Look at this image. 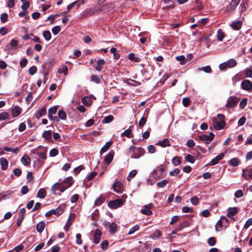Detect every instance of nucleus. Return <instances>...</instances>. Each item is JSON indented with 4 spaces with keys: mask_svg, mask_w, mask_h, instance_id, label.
Instances as JSON below:
<instances>
[{
    "mask_svg": "<svg viewBox=\"0 0 252 252\" xmlns=\"http://www.w3.org/2000/svg\"><path fill=\"white\" fill-rule=\"evenodd\" d=\"M101 231L99 229H96L94 234V241L95 244H97L99 242L101 237Z\"/></svg>",
    "mask_w": 252,
    "mask_h": 252,
    "instance_id": "9b49d317",
    "label": "nucleus"
},
{
    "mask_svg": "<svg viewBox=\"0 0 252 252\" xmlns=\"http://www.w3.org/2000/svg\"><path fill=\"white\" fill-rule=\"evenodd\" d=\"M125 200L122 199H117L115 200L110 201L108 203V206L111 209H116L124 205Z\"/></svg>",
    "mask_w": 252,
    "mask_h": 252,
    "instance_id": "7ed1b4c3",
    "label": "nucleus"
},
{
    "mask_svg": "<svg viewBox=\"0 0 252 252\" xmlns=\"http://www.w3.org/2000/svg\"><path fill=\"white\" fill-rule=\"evenodd\" d=\"M139 228L140 227L138 225H135L129 230V231L128 232V234L131 235L134 233V232L138 230Z\"/></svg>",
    "mask_w": 252,
    "mask_h": 252,
    "instance_id": "6e6d98bb",
    "label": "nucleus"
},
{
    "mask_svg": "<svg viewBox=\"0 0 252 252\" xmlns=\"http://www.w3.org/2000/svg\"><path fill=\"white\" fill-rule=\"evenodd\" d=\"M112 145L111 141H108L106 143L105 145L101 149L100 151V154H102L107 151Z\"/></svg>",
    "mask_w": 252,
    "mask_h": 252,
    "instance_id": "393cba45",
    "label": "nucleus"
},
{
    "mask_svg": "<svg viewBox=\"0 0 252 252\" xmlns=\"http://www.w3.org/2000/svg\"><path fill=\"white\" fill-rule=\"evenodd\" d=\"M21 161L24 165L26 166L30 164L31 158L28 156L25 155L21 158Z\"/></svg>",
    "mask_w": 252,
    "mask_h": 252,
    "instance_id": "bb28decb",
    "label": "nucleus"
},
{
    "mask_svg": "<svg viewBox=\"0 0 252 252\" xmlns=\"http://www.w3.org/2000/svg\"><path fill=\"white\" fill-rule=\"evenodd\" d=\"M121 136H126L127 137L131 138L132 137L131 135V130L130 129H127L124 131L121 134Z\"/></svg>",
    "mask_w": 252,
    "mask_h": 252,
    "instance_id": "603ef678",
    "label": "nucleus"
},
{
    "mask_svg": "<svg viewBox=\"0 0 252 252\" xmlns=\"http://www.w3.org/2000/svg\"><path fill=\"white\" fill-rule=\"evenodd\" d=\"M224 37V34L223 32H222V31L220 29H219L217 32V37L219 41H222Z\"/></svg>",
    "mask_w": 252,
    "mask_h": 252,
    "instance_id": "49530a36",
    "label": "nucleus"
},
{
    "mask_svg": "<svg viewBox=\"0 0 252 252\" xmlns=\"http://www.w3.org/2000/svg\"><path fill=\"white\" fill-rule=\"evenodd\" d=\"M81 1L82 3H84V0H77L71 3H70L69 5L67 6V11L63 12L64 13H68L75 5L76 3H78L79 2Z\"/></svg>",
    "mask_w": 252,
    "mask_h": 252,
    "instance_id": "aec40b11",
    "label": "nucleus"
},
{
    "mask_svg": "<svg viewBox=\"0 0 252 252\" xmlns=\"http://www.w3.org/2000/svg\"><path fill=\"white\" fill-rule=\"evenodd\" d=\"M247 100L248 99L247 98H244L240 101L239 106L241 108L243 109L246 107L247 103Z\"/></svg>",
    "mask_w": 252,
    "mask_h": 252,
    "instance_id": "680f3d73",
    "label": "nucleus"
},
{
    "mask_svg": "<svg viewBox=\"0 0 252 252\" xmlns=\"http://www.w3.org/2000/svg\"><path fill=\"white\" fill-rule=\"evenodd\" d=\"M109 245L107 240H104L101 243V248L102 250H106Z\"/></svg>",
    "mask_w": 252,
    "mask_h": 252,
    "instance_id": "4d7b16f0",
    "label": "nucleus"
},
{
    "mask_svg": "<svg viewBox=\"0 0 252 252\" xmlns=\"http://www.w3.org/2000/svg\"><path fill=\"white\" fill-rule=\"evenodd\" d=\"M59 117L63 120L66 119V114L65 112L63 110H60L58 112Z\"/></svg>",
    "mask_w": 252,
    "mask_h": 252,
    "instance_id": "79ce46f5",
    "label": "nucleus"
},
{
    "mask_svg": "<svg viewBox=\"0 0 252 252\" xmlns=\"http://www.w3.org/2000/svg\"><path fill=\"white\" fill-rule=\"evenodd\" d=\"M105 64V61L103 59H99L97 62L96 66L95 67V69L98 71H100L102 69V66Z\"/></svg>",
    "mask_w": 252,
    "mask_h": 252,
    "instance_id": "5701e85b",
    "label": "nucleus"
},
{
    "mask_svg": "<svg viewBox=\"0 0 252 252\" xmlns=\"http://www.w3.org/2000/svg\"><path fill=\"white\" fill-rule=\"evenodd\" d=\"M169 183V181L167 180H162L157 183V185L159 188H163Z\"/></svg>",
    "mask_w": 252,
    "mask_h": 252,
    "instance_id": "c03bdc74",
    "label": "nucleus"
},
{
    "mask_svg": "<svg viewBox=\"0 0 252 252\" xmlns=\"http://www.w3.org/2000/svg\"><path fill=\"white\" fill-rule=\"evenodd\" d=\"M63 183L65 184L64 185L66 186V188H68L72 185L73 181L71 177H67L65 180H64Z\"/></svg>",
    "mask_w": 252,
    "mask_h": 252,
    "instance_id": "7c9ffc66",
    "label": "nucleus"
},
{
    "mask_svg": "<svg viewBox=\"0 0 252 252\" xmlns=\"http://www.w3.org/2000/svg\"><path fill=\"white\" fill-rule=\"evenodd\" d=\"M18 44V41L15 39H12L11 40L10 42V46L13 49H15L17 48Z\"/></svg>",
    "mask_w": 252,
    "mask_h": 252,
    "instance_id": "3c124183",
    "label": "nucleus"
},
{
    "mask_svg": "<svg viewBox=\"0 0 252 252\" xmlns=\"http://www.w3.org/2000/svg\"><path fill=\"white\" fill-rule=\"evenodd\" d=\"M220 222L223 224L224 228L227 227L229 225L228 220L225 217H221L220 220Z\"/></svg>",
    "mask_w": 252,
    "mask_h": 252,
    "instance_id": "ea45409f",
    "label": "nucleus"
},
{
    "mask_svg": "<svg viewBox=\"0 0 252 252\" xmlns=\"http://www.w3.org/2000/svg\"><path fill=\"white\" fill-rule=\"evenodd\" d=\"M128 153L132 158H139L145 154V150L141 147H136L133 145L129 147Z\"/></svg>",
    "mask_w": 252,
    "mask_h": 252,
    "instance_id": "f257e3e1",
    "label": "nucleus"
},
{
    "mask_svg": "<svg viewBox=\"0 0 252 252\" xmlns=\"http://www.w3.org/2000/svg\"><path fill=\"white\" fill-rule=\"evenodd\" d=\"M46 113V109L45 108H42L40 109L36 114V118L37 119L40 118L43 116L45 115Z\"/></svg>",
    "mask_w": 252,
    "mask_h": 252,
    "instance_id": "2f4dec72",
    "label": "nucleus"
},
{
    "mask_svg": "<svg viewBox=\"0 0 252 252\" xmlns=\"http://www.w3.org/2000/svg\"><path fill=\"white\" fill-rule=\"evenodd\" d=\"M137 173V171L136 170H133L131 171L129 174L128 175L127 177V180L128 181H130L134 177L136 176V175Z\"/></svg>",
    "mask_w": 252,
    "mask_h": 252,
    "instance_id": "4c0bfd02",
    "label": "nucleus"
},
{
    "mask_svg": "<svg viewBox=\"0 0 252 252\" xmlns=\"http://www.w3.org/2000/svg\"><path fill=\"white\" fill-rule=\"evenodd\" d=\"M114 4L113 3H106L102 6L101 11L103 12H107L113 9Z\"/></svg>",
    "mask_w": 252,
    "mask_h": 252,
    "instance_id": "f3484780",
    "label": "nucleus"
},
{
    "mask_svg": "<svg viewBox=\"0 0 252 252\" xmlns=\"http://www.w3.org/2000/svg\"><path fill=\"white\" fill-rule=\"evenodd\" d=\"M240 0H232L229 4L226 7L227 11H231L234 10L238 5Z\"/></svg>",
    "mask_w": 252,
    "mask_h": 252,
    "instance_id": "6e6552de",
    "label": "nucleus"
},
{
    "mask_svg": "<svg viewBox=\"0 0 252 252\" xmlns=\"http://www.w3.org/2000/svg\"><path fill=\"white\" fill-rule=\"evenodd\" d=\"M58 110V106H55L54 107H52L49 109L48 110V117L49 119H50L51 117H52V115L55 114L56 113L57 111Z\"/></svg>",
    "mask_w": 252,
    "mask_h": 252,
    "instance_id": "c85d7f7f",
    "label": "nucleus"
},
{
    "mask_svg": "<svg viewBox=\"0 0 252 252\" xmlns=\"http://www.w3.org/2000/svg\"><path fill=\"white\" fill-rule=\"evenodd\" d=\"M58 72L60 73H63L64 75H66L68 74V68L67 66L63 65L62 67L59 68Z\"/></svg>",
    "mask_w": 252,
    "mask_h": 252,
    "instance_id": "473e14b6",
    "label": "nucleus"
},
{
    "mask_svg": "<svg viewBox=\"0 0 252 252\" xmlns=\"http://www.w3.org/2000/svg\"><path fill=\"white\" fill-rule=\"evenodd\" d=\"M242 88L248 92L252 91V83L249 80H244L241 82Z\"/></svg>",
    "mask_w": 252,
    "mask_h": 252,
    "instance_id": "423d86ee",
    "label": "nucleus"
},
{
    "mask_svg": "<svg viewBox=\"0 0 252 252\" xmlns=\"http://www.w3.org/2000/svg\"><path fill=\"white\" fill-rule=\"evenodd\" d=\"M105 197L103 195H100L94 202L95 206H99L101 205L105 201Z\"/></svg>",
    "mask_w": 252,
    "mask_h": 252,
    "instance_id": "72a5a7b5",
    "label": "nucleus"
},
{
    "mask_svg": "<svg viewBox=\"0 0 252 252\" xmlns=\"http://www.w3.org/2000/svg\"><path fill=\"white\" fill-rule=\"evenodd\" d=\"M9 119V114L7 112H2L0 113V121H4Z\"/></svg>",
    "mask_w": 252,
    "mask_h": 252,
    "instance_id": "f704fd0d",
    "label": "nucleus"
},
{
    "mask_svg": "<svg viewBox=\"0 0 252 252\" xmlns=\"http://www.w3.org/2000/svg\"><path fill=\"white\" fill-rule=\"evenodd\" d=\"M214 134L211 132L209 135L203 134L199 136V139L203 141L205 144H208L214 139Z\"/></svg>",
    "mask_w": 252,
    "mask_h": 252,
    "instance_id": "39448f33",
    "label": "nucleus"
},
{
    "mask_svg": "<svg viewBox=\"0 0 252 252\" xmlns=\"http://www.w3.org/2000/svg\"><path fill=\"white\" fill-rule=\"evenodd\" d=\"M141 212L147 216H151L152 214V212L149 209L144 208L141 210Z\"/></svg>",
    "mask_w": 252,
    "mask_h": 252,
    "instance_id": "e2e57ef3",
    "label": "nucleus"
},
{
    "mask_svg": "<svg viewBox=\"0 0 252 252\" xmlns=\"http://www.w3.org/2000/svg\"><path fill=\"white\" fill-rule=\"evenodd\" d=\"M228 102L225 106L227 107L232 108L235 107L239 101V98L236 96H230L227 100Z\"/></svg>",
    "mask_w": 252,
    "mask_h": 252,
    "instance_id": "20e7f679",
    "label": "nucleus"
},
{
    "mask_svg": "<svg viewBox=\"0 0 252 252\" xmlns=\"http://www.w3.org/2000/svg\"><path fill=\"white\" fill-rule=\"evenodd\" d=\"M244 71L246 77L252 78V67L246 68Z\"/></svg>",
    "mask_w": 252,
    "mask_h": 252,
    "instance_id": "37998d69",
    "label": "nucleus"
},
{
    "mask_svg": "<svg viewBox=\"0 0 252 252\" xmlns=\"http://www.w3.org/2000/svg\"><path fill=\"white\" fill-rule=\"evenodd\" d=\"M225 123L224 121H216L214 122V126L216 130H219L222 129L225 126Z\"/></svg>",
    "mask_w": 252,
    "mask_h": 252,
    "instance_id": "ddd939ff",
    "label": "nucleus"
},
{
    "mask_svg": "<svg viewBox=\"0 0 252 252\" xmlns=\"http://www.w3.org/2000/svg\"><path fill=\"white\" fill-rule=\"evenodd\" d=\"M114 120V117L112 115H109L105 117L102 121V123L103 124H108Z\"/></svg>",
    "mask_w": 252,
    "mask_h": 252,
    "instance_id": "e433bc0d",
    "label": "nucleus"
},
{
    "mask_svg": "<svg viewBox=\"0 0 252 252\" xmlns=\"http://www.w3.org/2000/svg\"><path fill=\"white\" fill-rule=\"evenodd\" d=\"M240 162V160L237 158H234L228 161V163L234 167L238 166Z\"/></svg>",
    "mask_w": 252,
    "mask_h": 252,
    "instance_id": "b1692460",
    "label": "nucleus"
},
{
    "mask_svg": "<svg viewBox=\"0 0 252 252\" xmlns=\"http://www.w3.org/2000/svg\"><path fill=\"white\" fill-rule=\"evenodd\" d=\"M96 12V10L95 9L90 8V9H87L86 14L88 16H92V15L95 14Z\"/></svg>",
    "mask_w": 252,
    "mask_h": 252,
    "instance_id": "774afa93",
    "label": "nucleus"
},
{
    "mask_svg": "<svg viewBox=\"0 0 252 252\" xmlns=\"http://www.w3.org/2000/svg\"><path fill=\"white\" fill-rule=\"evenodd\" d=\"M147 122V118L145 117H143L141 118L139 122V126L140 127H142L143 126L145 125L146 123Z\"/></svg>",
    "mask_w": 252,
    "mask_h": 252,
    "instance_id": "052dcab7",
    "label": "nucleus"
},
{
    "mask_svg": "<svg viewBox=\"0 0 252 252\" xmlns=\"http://www.w3.org/2000/svg\"><path fill=\"white\" fill-rule=\"evenodd\" d=\"M128 59L134 62H138L139 60V58L135 57L133 53H130L128 55Z\"/></svg>",
    "mask_w": 252,
    "mask_h": 252,
    "instance_id": "69168bd1",
    "label": "nucleus"
},
{
    "mask_svg": "<svg viewBox=\"0 0 252 252\" xmlns=\"http://www.w3.org/2000/svg\"><path fill=\"white\" fill-rule=\"evenodd\" d=\"M223 153H220V154L218 155L217 157H216L215 158L212 159L211 161L212 165H214L217 164L220 160L223 158Z\"/></svg>",
    "mask_w": 252,
    "mask_h": 252,
    "instance_id": "dca6fc26",
    "label": "nucleus"
},
{
    "mask_svg": "<svg viewBox=\"0 0 252 252\" xmlns=\"http://www.w3.org/2000/svg\"><path fill=\"white\" fill-rule=\"evenodd\" d=\"M21 113V109L20 107L16 106L11 110V114L13 117H16L19 116Z\"/></svg>",
    "mask_w": 252,
    "mask_h": 252,
    "instance_id": "4468645a",
    "label": "nucleus"
},
{
    "mask_svg": "<svg viewBox=\"0 0 252 252\" xmlns=\"http://www.w3.org/2000/svg\"><path fill=\"white\" fill-rule=\"evenodd\" d=\"M43 36L45 40L49 41L51 38V34L49 31H45L43 32Z\"/></svg>",
    "mask_w": 252,
    "mask_h": 252,
    "instance_id": "a19ab883",
    "label": "nucleus"
},
{
    "mask_svg": "<svg viewBox=\"0 0 252 252\" xmlns=\"http://www.w3.org/2000/svg\"><path fill=\"white\" fill-rule=\"evenodd\" d=\"M185 159L188 161V162H189L191 163H193L195 161V159L194 158V157L190 155H189L188 154L186 157H185Z\"/></svg>",
    "mask_w": 252,
    "mask_h": 252,
    "instance_id": "13d9d810",
    "label": "nucleus"
},
{
    "mask_svg": "<svg viewBox=\"0 0 252 252\" xmlns=\"http://www.w3.org/2000/svg\"><path fill=\"white\" fill-rule=\"evenodd\" d=\"M102 77L101 76H98L96 75H93L91 77V80L96 83H100Z\"/></svg>",
    "mask_w": 252,
    "mask_h": 252,
    "instance_id": "c9c22d12",
    "label": "nucleus"
},
{
    "mask_svg": "<svg viewBox=\"0 0 252 252\" xmlns=\"http://www.w3.org/2000/svg\"><path fill=\"white\" fill-rule=\"evenodd\" d=\"M51 212H52L53 215L59 216L63 213V210L61 207H58L56 209H52Z\"/></svg>",
    "mask_w": 252,
    "mask_h": 252,
    "instance_id": "58836bf2",
    "label": "nucleus"
},
{
    "mask_svg": "<svg viewBox=\"0 0 252 252\" xmlns=\"http://www.w3.org/2000/svg\"><path fill=\"white\" fill-rule=\"evenodd\" d=\"M114 190L118 193H121L123 189V184L120 182H116L113 185Z\"/></svg>",
    "mask_w": 252,
    "mask_h": 252,
    "instance_id": "1a4fd4ad",
    "label": "nucleus"
},
{
    "mask_svg": "<svg viewBox=\"0 0 252 252\" xmlns=\"http://www.w3.org/2000/svg\"><path fill=\"white\" fill-rule=\"evenodd\" d=\"M42 136L46 140H50L52 138L51 133L50 131H44Z\"/></svg>",
    "mask_w": 252,
    "mask_h": 252,
    "instance_id": "a18cd8bd",
    "label": "nucleus"
},
{
    "mask_svg": "<svg viewBox=\"0 0 252 252\" xmlns=\"http://www.w3.org/2000/svg\"><path fill=\"white\" fill-rule=\"evenodd\" d=\"M76 243L79 245H80L82 244V240L81 239V235L80 234L78 233L76 235Z\"/></svg>",
    "mask_w": 252,
    "mask_h": 252,
    "instance_id": "0e129e2a",
    "label": "nucleus"
},
{
    "mask_svg": "<svg viewBox=\"0 0 252 252\" xmlns=\"http://www.w3.org/2000/svg\"><path fill=\"white\" fill-rule=\"evenodd\" d=\"M156 145L160 146L162 147H165L167 146H170L171 144L169 140L168 139L165 138L163 140L158 142Z\"/></svg>",
    "mask_w": 252,
    "mask_h": 252,
    "instance_id": "2eb2a0df",
    "label": "nucleus"
},
{
    "mask_svg": "<svg viewBox=\"0 0 252 252\" xmlns=\"http://www.w3.org/2000/svg\"><path fill=\"white\" fill-rule=\"evenodd\" d=\"M61 31L60 27L59 26H56L54 27L52 29V32L54 34H57Z\"/></svg>",
    "mask_w": 252,
    "mask_h": 252,
    "instance_id": "338daca9",
    "label": "nucleus"
},
{
    "mask_svg": "<svg viewBox=\"0 0 252 252\" xmlns=\"http://www.w3.org/2000/svg\"><path fill=\"white\" fill-rule=\"evenodd\" d=\"M164 171V166L163 165H160L153 172V176L156 179H159L163 177Z\"/></svg>",
    "mask_w": 252,
    "mask_h": 252,
    "instance_id": "f03ea898",
    "label": "nucleus"
},
{
    "mask_svg": "<svg viewBox=\"0 0 252 252\" xmlns=\"http://www.w3.org/2000/svg\"><path fill=\"white\" fill-rule=\"evenodd\" d=\"M198 71H203L206 73H210L212 71L211 68L210 66L208 65L205 67H202L198 68Z\"/></svg>",
    "mask_w": 252,
    "mask_h": 252,
    "instance_id": "de8ad7c7",
    "label": "nucleus"
},
{
    "mask_svg": "<svg viewBox=\"0 0 252 252\" xmlns=\"http://www.w3.org/2000/svg\"><path fill=\"white\" fill-rule=\"evenodd\" d=\"M228 68H232L237 65V62L235 59H231L225 62Z\"/></svg>",
    "mask_w": 252,
    "mask_h": 252,
    "instance_id": "4be33fe9",
    "label": "nucleus"
},
{
    "mask_svg": "<svg viewBox=\"0 0 252 252\" xmlns=\"http://www.w3.org/2000/svg\"><path fill=\"white\" fill-rule=\"evenodd\" d=\"M242 22L240 20L234 21L230 26L234 30H239L242 27Z\"/></svg>",
    "mask_w": 252,
    "mask_h": 252,
    "instance_id": "f8f14e48",
    "label": "nucleus"
},
{
    "mask_svg": "<svg viewBox=\"0 0 252 252\" xmlns=\"http://www.w3.org/2000/svg\"><path fill=\"white\" fill-rule=\"evenodd\" d=\"M243 176L248 180V178H252V168L246 170H243Z\"/></svg>",
    "mask_w": 252,
    "mask_h": 252,
    "instance_id": "412c9836",
    "label": "nucleus"
},
{
    "mask_svg": "<svg viewBox=\"0 0 252 252\" xmlns=\"http://www.w3.org/2000/svg\"><path fill=\"white\" fill-rule=\"evenodd\" d=\"M199 198L196 196H193L190 198V202L192 204L194 205H196L199 203Z\"/></svg>",
    "mask_w": 252,
    "mask_h": 252,
    "instance_id": "5fc2aeb1",
    "label": "nucleus"
},
{
    "mask_svg": "<svg viewBox=\"0 0 252 252\" xmlns=\"http://www.w3.org/2000/svg\"><path fill=\"white\" fill-rule=\"evenodd\" d=\"M59 154V151L56 148L52 149L50 151V156L54 157L56 156Z\"/></svg>",
    "mask_w": 252,
    "mask_h": 252,
    "instance_id": "bf43d9fd",
    "label": "nucleus"
},
{
    "mask_svg": "<svg viewBox=\"0 0 252 252\" xmlns=\"http://www.w3.org/2000/svg\"><path fill=\"white\" fill-rule=\"evenodd\" d=\"M45 222L44 221H40L39 223H37L36 225V229L37 231L39 232H42L45 227Z\"/></svg>",
    "mask_w": 252,
    "mask_h": 252,
    "instance_id": "c756f323",
    "label": "nucleus"
},
{
    "mask_svg": "<svg viewBox=\"0 0 252 252\" xmlns=\"http://www.w3.org/2000/svg\"><path fill=\"white\" fill-rule=\"evenodd\" d=\"M104 225L109 228V232L111 233H114L117 230V225L115 222L110 223L107 221H105Z\"/></svg>",
    "mask_w": 252,
    "mask_h": 252,
    "instance_id": "0eeeda50",
    "label": "nucleus"
},
{
    "mask_svg": "<svg viewBox=\"0 0 252 252\" xmlns=\"http://www.w3.org/2000/svg\"><path fill=\"white\" fill-rule=\"evenodd\" d=\"M172 163L175 166H178L181 163L180 158L179 157H175L172 159Z\"/></svg>",
    "mask_w": 252,
    "mask_h": 252,
    "instance_id": "09e8293b",
    "label": "nucleus"
},
{
    "mask_svg": "<svg viewBox=\"0 0 252 252\" xmlns=\"http://www.w3.org/2000/svg\"><path fill=\"white\" fill-rule=\"evenodd\" d=\"M75 217V215L74 214H70L69 217L65 225V230L66 231H68L69 227L71 225L73 220H74Z\"/></svg>",
    "mask_w": 252,
    "mask_h": 252,
    "instance_id": "9d476101",
    "label": "nucleus"
},
{
    "mask_svg": "<svg viewBox=\"0 0 252 252\" xmlns=\"http://www.w3.org/2000/svg\"><path fill=\"white\" fill-rule=\"evenodd\" d=\"M238 212L237 208L233 207V208H229L228 210L227 216L228 217L231 218L235 214H237Z\"/></svg>",
    "mask_w": 252,
    "mask_h": 252,
    "instance_id": "6ab92c4d",
    "label": "nucleus"
},
{
    "mask_svg": "<svg viewBox=\"0 0 252 252\" xmlns=\"http://www.w3.org/2000/svg\"><path fill=\"white\" fill-rule=\"evenodd\" d=\"M161 232L159 230L157 229L155 231L154 233H153V234H152L150 235V237L152 239H154L156 237L158 238V237H160L161 236Z\"/></svg>",
    "mask_w": 252,
    "mask_h": 252,
    "instance_id": "8fccbe9b",
    "label": "nucleus"
},
{
    "mask_svg": "<svg viewBox=\"0 0 252 252\" xmlns=\"http://www.w3.org/2000/svg\"><path fill=\"white\" fill-rule=\"evenodd\" d=\"M0 163L1 166L2 170H5L7 168L8 162L6 158H0Z\"/></svg>",
    "mask_w": 252,
    "mask_h": 252,
    "instance_id": "a211bd4d",
    "label": "nucleus"
},
{
    "mask_svg": "<svg viewBox=\"0 0 252 252\" xmlns=\"http://www.w3.org/2000/svg\"><path fill=\"white\" fill-rule=\"evenodd\" d=\"M82 102L86 106H90L91 104L90 99L88 97H84L82 99Z\"/></svg>",
    "mask_w": 252,
    "mask_h": 252,
    "instance_id": "864d4df0",
    "label": "nucleus"
},
{
    "mask_svg": "<svg viewBox=\"0 0 252 252\" xmlns=\"http://www.w3.org/2000/svg\"><path fill=\"white\" fill-rule=\"evenodd\" d=\"M113 158V156L112 154H107L104 158V162L105 164H109L111 161H112Z\"/></svg>",
    "mask_w": 252,
    "mask_h": 252,
    "instance_id": "cd10ccee",
    "label": "nucleus"
},
{
    "mask_svg": "<svg viewBox=\"0 0 252 252\" xmlns=\"http://www.w3.org/2000/svg\"><path fill=\"white\" fill-rule=\"evenodd\" d=\"M46 195V191L44 189H40L37 192V197L41 199L44 198Z\"/></svg>",
    "mask_w": 252,
    "mask_h": 252,
    "instance_id": "a878e982",
    "label": "nucleus"
}]
</instances>
